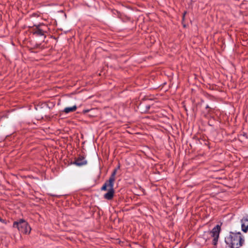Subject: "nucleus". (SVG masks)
<instances>
[{
	"label": "nucleus",
	"instance_id": "2",
	"mask_svg": "<svg viewBox=\"0 0 248 248\" xmlns=\"http://www.w3.org/2000/svg\"><path fill=\"white\" fill-rule=\"evenodd\" d=\"M13 227L17 228L19 232L25 234L29 233L31 230V228L28 223L23 219L15 222Z\"/></svg>",
	"mask_w": 248,
	"mask_h": 248
},
{
	"label": "nucleus",
	"instance_id": "6",
	"mask_svg": "<svg viewBox=\"0 0 248 248\" xmlns=\"http://www.w3.org/2000/svg\"><path fill=\"white\" fill-rule=\"evenodd\" d=\"M241 227L242 231L244 232L248 230V217L243 218L241 220Z\"/></svg>",
	"mask_w": 248,
	"mask_h": 248
},
{
	"label": "nucleus",
	"instance_id": "12",
	"mask_svg": "<svg viewBox=\"0 0 248 248\" xmlns=\"http://www.w3.org/2000/svg\"><path fill=\"white\" fill-rule=\"evenodd\" d=\"M185 14H186V12H185V13H184V14L183 17H184V16H185Z\"/></svg>",
	"mask_w": 248,
	"mask_h": 248
},
{
	"label": "nucleus",
	"instance_id": "4",
	"mask_svg": "<svg viewBox=\"0 0 248 248\" xmlns=\"http://www.w3.org/2000/svg\"><path fill=\"white\" fill-rule=\"evenodd\" d=\"M220 230V226L217 225L212 229L211 232V235L214 238L213 244L214 245L217 244Z\"/></svg>",
	"mask_w": 248,
	"mask_h": 248
},
{
	"label": "nucleus",
	"instance_id": "7",
	"mask_svg": "<svg viewBox=\"0 0 248 248\" xmlns=\"http://www.w3.org/2000/svg\"><path fill=\"white\" fill-rule=\"evenodd\" d=\"M77 108V107L76 105H74L71 107H66L64 109L63 112L65 113H68L76 111Z\"/></svg>",
	"mask_w": 248,
	"mask_h": 248
},
{
	"label": "nucleus",
	"instance_id": "1",
	"mask_svg": "<svg viewBox=\"0 0 248 248\" xmlns=\"http://www.w3.org/2000/svg\"><path fill=\"white\" fill-rule=\"evenodd\" d=\"M226 244L230 248H239L244 242L242 234L240 232H230L225 238Z\"/></svg>",
	"mask_w": 248,
	"mask_h": 248
},
{
	"label": "nucleus",
	"instance_id": "8",
	"mask_svg": "<svg viewBox=\"0 0 248 248\" xmlns=\"http://www.w3.org/2000/svg\"><path fill=\"white\" fill-rule=\"evenodd\" d=\"M33 33L37 36H43L44 35V31L43 29L36 27L34 29Z\"/></svg>",
	"mask_w": 248,
	"mask_h": 248
},
{
	"label": "nucleus",
	"instance_id": "3",
	"mask_svg": "<svg viewBox=\"0 0 248 248\" xmlns=\"http://www.w3.org/2000/svg\"><path fill=\"white\" fill-rule=\"evenodd\" d=\"M113 184L105 183L101 188L102 190H108V192L106 193L104 197L107 200H111L114 196V190L113 189Z\"/></svg>",
	"mask_w": 248,
	"mask_h": 248
},
{
	"label": "nucleus",
	"instance_id": "9",
	"mask_svg": "<svg viewBox=\"0 0 248 248\" xmlns=\"http://www.w3.org/2000/svg\"><path fill=\"white\" fill-rule=\"evenodd\" d=\"M116 170H115L113 171V172L112 173V174H111V176L109 178L108 181V182H107L106 183L114 185V182L115 181V176L116 174Z\"/></svg>",
	"mask_w": 248,
	"mask_h": 248
},
{
	"label": "nucleus",
	"instance_id": "5",
	"mask_svg": "<svg viewBox=\"0 0 248 248\" xmlns=\"http://www.w3.org/2000/svg\"><path fill=\"white\" fill-rule=\"evenodd\" d=\"M73 163L77 166H81L86 165L87 163V161L83 156H81L77 158Z\"/></svg>",
	"mask_w": 248,
	"mask_h": 248
},
{
	"label": "nucleus",
	"instance_id": "11",
	"mask_svg": "<svg viewBox=\"0 0 248 248\" xmlns=\"http://www.w3.org/2000/svg\"><path fill=\"white\" fill-rule=\"evenodd\" d=\"M0 221L2 222H4V220L0 218Z\"/></svg>",
	"mask_w": 248,
	"mask_h": 248
},
{
	"label": "nucleus",
	"instance_id": "10",
	"mask_svg": "<svg viewBox=\"0 0 248 248\" xmlns=\"http://www.w3.org/2000/svg\"><path fill=\"white\" fill-rule=\"evenodd\" d=\"M88 111H89V110H84V111H83V112H84V113H85L88 112Z\"/></svg>",
	"mask_w": 248,
	"mask_h": 248
}]
</instances>
